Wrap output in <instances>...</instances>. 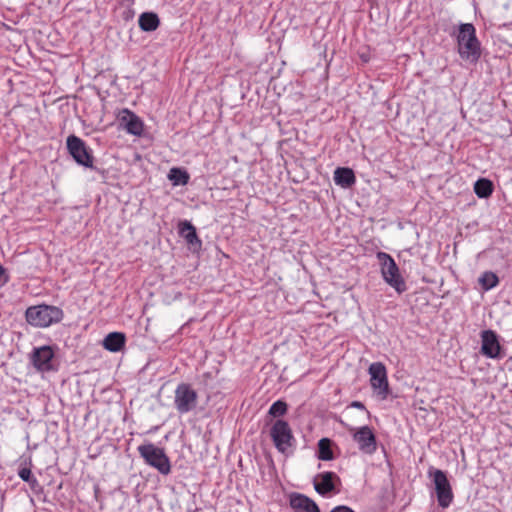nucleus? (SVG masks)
Returning a JSON list of instances; mask_svg holds the SVG:
<instances>
[{
    "label": "nucleus",
    "mask_w": 512,
    "mask_h": 512,
    "mask_svg": "<svg viewBox=\"0 0 512 512\" xmlns=\"http://www.w3.org/2000/svg\"><path fill=\"white\" fill-rule=\"evenodd\" d=\"M458 52L462 59L476 62L480 57V43L475 28L470 23L461 24L457 36Z\"/></svg>",
    "instance_id": "nucleus-1"
},
{
    "label": "nucleus",
    "mask_w": 512,
    "mask_h": 512,
    "mask_svg": "<svg viewBox=\"0 0 512 512\" xmlns=\"http://www.w3.org/2000/svg\"><path fill=\"white\" fill-rule=\"evenodd\" d=\"M26 321L35 327H48L54 323H58L63 318V311L50 305L31 306L25 313Z\"/></svg>",
    "instance_id": "nucleus-2"
},
{
    "label": "nucleus",
    "mask_w": 512,
    "mask_h": 512,
    "mask_svg": "<svg viewBox=\"0 0 512 512\" xmlns=\"http://www.w3.org/2000/svg\"><path fill=\"white\" fill-rule=\"evenodd\" d=\"M376 257L379 261L384 281L398 293H403L407 287L395 260L388 253L382 251L377 252Z\"/></svg>",
    "instance_id": "nucleus-3"
},
{
    "label": "nucleus",
    "mask_w": 512,
    "mask_h": 512,
    "mask_svg": "<svg viewBox=\"0 0 512 512\" xmlns=\"http://www.w3.org/2000/svg\"><path fill=\"white\" fill-rule=\"evenodd\" d=\"M137 450L145 463L157 469L159 473L168 475L171 472L170 460L162 448L153 443H146L138 446Z\"/></svg>",
    "instance_id": "nucleus-4"
},
{
    "label": "nucleus",
    "mask_w": 512,
    "mask_h": 512,
    "mask_svg": "<svg viewBox=\"0 0 512 512\" xmlns=\"http://www.w3.org/2000/svg\"><path fill=\"white\" fill-rule=\"evenodd\" d=\"M429 476L432 478L435 487L438 505L442 508L449 507L454 495L446 473L440 469L430 468Z\"/></svg>",
    "instance_id": "nucleus-5"
},
{
    "label": "nucleus",
    "mask_w": 512,
    "mask_h": 512,
    "mask_svg": "<svg viewBox=\"0 0 512 512\" xmlns=\"http://www.w3.org/2000/svg\"><path fill=\"white\" fill-rule=\"evenodd\" d=\"M270 436L274 446L281 453H286L296 441L290 425L282 419H278L272 424Z\"/></svg>",
    "instance_id": "nucleus-6"
},
{
    "label": "nucleus",
    "mask_w": 512,
    "mask_h": 512,
    "mask_svg": "<svg viewBox=\"0 0 512 512\" xmlns=\"http://www.w3.org/2000/svg\"><path fill=\"white\" fill-rule=\"evenodd\" d=\"M198 403V394L190 384L180 383L174 392V406L178 413L187 414L194 410Z\"/></svg>",
    "instance_id": "nucleus-7"
},
{
    "label": "nucleus",
    "mask_w": 512,
    "mask_h": 512,
    "mask_svg": "<svg viewBox=\"0 0 512 512\" xmlns=\"http://www.w3.org/2000/svg\"><path fill=\"white\" fill-rule=\"evenodd\" d=\"M368 372L374 393L380 399H386L390 393V389L385 365L382 362H374L369 366Z\"/></svg>",
    "instance_id": "nucleus-8"
},
{
    "label": "nucleus",
    "mask_w": 512,
    "mask_h": 512,
    "mask_svg": "<svg viewBox=\"0 0 512 512\" xmlns=\"http://www.w3.org/2000/svg\"><path fill=\"white\" fill-rule=\"evenodd\" d=\"M66 145L69 154L77 164L87 168H93L94 158L92 151L86 146L85 142L81 138L75 135H70L67 137Z\"/></svg>",
    "instance_id": "nucleus-9"
},
{
    "label": "nucleus",
    "mask_w": 512,
    "mask_h": 512,
    "mask_svg": "<svg viewBox=\"0 0 512 512\" xmlns=\"http://www.w3.org/2000/svg\"><path fill=\"white\" fill-rule=\"evenodd\" d=\"M31 363L39 372H49L54 370L53 359L54 351L50 346H41L34 348L30 356Z\"/></svg>",
    "instance_id": "nucleus-10"
},
{
    "label": "nucleus",
    "mask_w": 512,
    "mask_h": 512,
    "mask_svg": "<svg viewBox=\"0 0 512 512\" xmlns=\"http://www.w3.org/2000/svg\"><path fill=\"white\" fill-rule=\"evenodd\" d=\"M354 441L358 448L365 454H373L377 449V442L374 433L368 426L357 429L353 434Z\"/></svg>",
    "instance_id": "nucleus-11"
},
{
    "label": "nucleus",
    "mask_w": 512,
    "mask_h": 512,
    "mask_svg": "<svg viewBox=\"0 0 512 512\" xmlns=\"http://www.w3.org/2000/svg\"><path fill=\"white\" fill-rule=\"evenodd\" d=\"M481 353L488 358L500 357V343L497 334L492 330H484L481 332Z\"/></svg>",
    "instance_id": "nucleus-12"
},
{
    "label": "nucleus",
    "mask_w": 512,
    "mask_h": 512,
    "mask_svg": "<svg viewBox=\"0 0 512 512\" xmlns=\"http://www.w3.org/2000/svg\"><path fill=\"white\" fill-rule=\"evenodd\" d=\"M120 122L124 125L128 133L132 135H141L143 131V123L138 116L128 109H123L120 113Z\"/></svg>",
    "instance_id": "nucleus-13"
},
{
    "label": "nucleus",
    "mask_w": 512,
    "mask_h": 512,
    "mask_svg": "<svg viewBox=\"0 0 512 512\" xmlns=\"http://www.w3.org/2000/svg\"><path fill=\"white\" fill-rule=\"evenodd\" d=\"M290 506L295 512H320L318 505L303 494H292L290 496Z\"/></svg>",
    "instance_id": "nucleus-14"
},
{
    "label": "nucleus",
    "mask_w": 512,
    "mask_h": 512,
    "mask_svg": "<svg viewBox=\"0 0 512 512\" xmlns=\"http://www.w3.org/2000/svg\"><path fill=\"white\" fill-rule=\"evenodd\" d=\"M336 477H337L336 474L333 472H324V473L317 475V477L314 479V482H313L315 490L321 495H325V494L333 491L334 490L333 480Z\"/></svg>",
    "instance_id": "nucleus-15"
},
{
    "label": "nucleus",
    "mask_w": 512,
    "mask_h": 512,
    "mask_svg": "<svg viewBox=\"0 0 512 512\" xmlns=\"http://www.w3.org/2000/svg\"><path fill=\"white\" fill-rule=\"evenodd\" d=\"M334 181L343 188H349L355 183L356 178L352 169L339 167L334 172Z\"/></svg>",
    "instance_id": "nucleus-16"
},
{
    "label": "nucleus",
    "mask_w": 512,
    "mask_h": 512,
    "mask_svg": "<svg viewBox=\"0 0 512 512\" xmlns=\"http://www.w3.org/2000/svg\"><path fill=\"white\" fill-rule=\"evenodd\" d=\"M138 24L142 31L152 32L159 27L160 19L154 12H144L139 16Z\"/></svg>",
    "instance_id": "nucleus-17"
},
{
    "label": "nucleus",
    "mask_w": 512,
    "mask_h": 512,
    "mask_svg": "<svg viewBox=\"0 0 512 512\" xmlns=\"http://www.w3.org/2000/svg\"><path fill=\"white\" fill-rule=\"evenodd\" d=\"M125 344V335L120 332L109 333L103 340L105 349L111 352H118Z\"/></svg>",
    "instance_id": "nucleus-18"
},
{
    "label": "nucleus",
    "mask_w": 512,
    "mask_h": 512,
    "mask_svg": "<svg viewBox=\"0 0 512 512\" xmlns=\"http://www.w3.org/2000/svg\"><path fill=\"white\" fill-rule=\"evenodd\" d=\"M179 234L187 241L188 244H201L195 227L188 221H183L179 224Z\"/></svg>",
    "instance_id": "nucleus-19"
},
{
    "label": "nucleus",
    "mask_w": 512,
    "mask_h": 512,
    "mask_svg": "<svg viewBox=\"0 0 512 512\" xmlns=\"http://www.w3.org/2000/svg\"><path fill=\"white\" fill-rule=\"evenodd\" d=\"M474 192L479 198H487L493 192V183L486 178H481L475 182Z\"/></svg>",
    "instance_id": "nucleus-20"
},
{
    "label": "nucleus",
    "mask_w": 512,
    "mask_h": 512,
    "mask_svg": "<svg viewBox=\"0 0 512 512\" xmlns=\"http://www.w3.org/2000/svg\"><path fill=\"white\" fill-rule=\"evenodd\" d=\"M168 179L175 186L186 185L189 181V174L181 168L173 167L169 171Z\"/></svg>",
    "instance_id": "nucleus-21"
},
{
    "label": "nucleus",
    "mask_w": 512,
    "mask_h": 512,
    "mask_svg": "<svg viewBox=\"0 0 512 512\" xmlns=\"http://www.w3.org/2000/svg\"><path fill=\"white\" fill-rule=\"evenodd\" d=\"M318 458L323 461H329L333 459V452L331 449V440L328 438H322L318 442Z\"/></svg>",
    "instance_id": "nucleus-22"
},
{
    "label": "nucleus",
    "mask_w": 512,
    "mask_h": 512,
    "mask_svg": "<svg viewBox=\"0 0 512 512\" xmlns=\"http://www.w3.org/2000/svg\"><path fill=\"white\" fill-rule=\"evenodd\" d=\"M499 279L497 275L491 271L484 272L479 278V283L484 290H490L497 286Z\"/></svg>",
    "instance_id": "nucleus-23"
},
{
    "label": "nucleus",
    "mask_w": 512,
    "mask_h": 512,
    "mask_svg": "<svg viewBox=\"0 0 512 512\" xmlns=\"http://www.w3.org/2000/svg\"><path fill=\"white\" fill-rule=\"evenodd\" d=\"M287 408L286 402L278 400L270 406L268 414L272 417H281L286 414Z\"/></svg>",
    "instance_id": "nucleus-24"
},
{
    "label": "nucleus",
    "mask_w": 512,
    "mask_h": 512,
    "mask_svg": "<svg viewBox=\"0 0 512 512\" xmlns=\"http://www.w3.org/2000/svg\"><path fill=\"white\" fill-rule=\"evenodd\" d=\"M18 475L23 481L29 483L32 487L38 484L37 479L32 475L31 470L27 467L21 468Z\"/></svg>",
    "instance_id": "nucleus-25"
},
{
    "label": "nucleus",
    "mask_w": 512,
    "mask_h": 512,
    "mask_svg": "<svg viewBox=\"0 0 512 512\" xmlns=\"http://www.w3.org/2000/svg\"><path fill=\"white\" fill-rule=\"evenodd\" d=\"M330 512H354V511L348 506L341 505V506H337V507L333 508Z\"/></svg>",
    "instance_id": "nucleus-26"
},
{
    "label": "nucleus",
    "mask_w": 512,
    "mask_h": 512,
    "mask_svg": "<svg viewBox=\"0 0 512 512\" xmlns=\"http://www.w3.org/2000/svg\"><path fill=\"white\" fill-rule=\"evenodd\" d=\"M351 406L355 407V408H358V409H361V410H365L364 404L362 402H359V401L352 402Z\"/></svg>",
    "instance_id": "nucleus-27"
},
{
    "label": "nucleus",
    "mask_w": 512,
    "mask_h": 512,
    "mask_svg": "<svg viewBox=\"0 0 512 512\" xmlns=\"http://www.w3.org/2000/svg\"><path fill=\"white\" fill-rule=\"evenodd\" d=\"M6 282V280L4 279V269L3 267L0 265V285L1 284H4Z\"/></svg>",
    "instance_id": "nucleus-28"
}]
</instances>
